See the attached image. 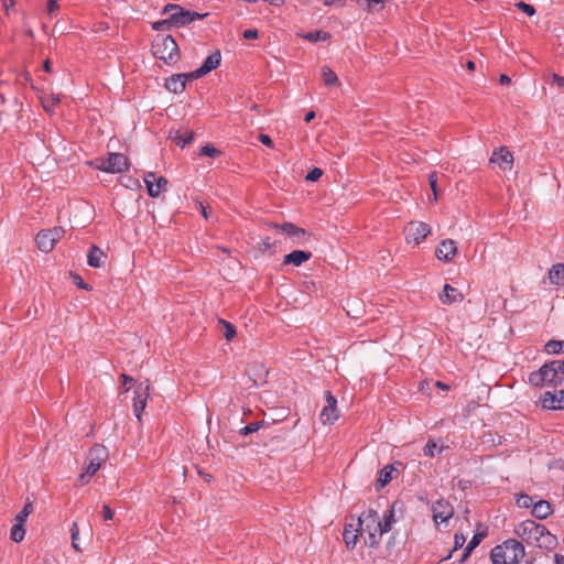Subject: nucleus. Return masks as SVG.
<instances>
[{
  "label": "nucleus",
  "instance_id": "obj_1",
  "mask_svg": "<svg viewBox=\"0 0 564 564\" xmlns=\"http://www.w3.org/2000/svg\"><path fill=\"white\" fill-rule=\"evenodd\" d=\"M514 534L528 545L552 550L557 544L555 535L542 524L533 520H524L514 528Z\"/></svg>",
  "mask_w": 564,
  "mask_h": 564
},
{
  "label": "nucleus",
  "instance_id": "obj_2",
  "mask_svg": "<svg viewBox=\"0 0 564 564\" xmlns=\"http://www.w3.org/2000/svg\"><path fill=\"white\" fill-rule=\"evenodd\" d=\"M529 381L535 387L561 384L564 381V360H553L543 365L538 371L530 373Z\"/></svg>",
  "mask_w": 564,
  "mask_h": 564
},
{
  "label": "nucleus",
  "instance_id": "obj_3",
  "mask_svg": "<svg viewBox=\"0 0 564 564\" xmlns=\"http://www.w3.org/2000/svg\"><path fill=\"white\" fill-rule=\"evenodd\" d=\"M524 547L521 542L509 539L502 544L491 550V561L494 564H519L524 557Z\"/></svg>",
  "mask_w": 564,
  "mask_h": 564
},
{
  "label": "nucleus",
  "instance_id": "obj_4",
  "mask_svg": "<svg viewBox=\"0 0 564 564\" xmlns=\"http://www.w3.org/2000/svg\"><path fill=\"white\" fill-rule=\"evenodd\" d=\"M360 535L367 533L368 539L366 540V543L373 547L378 545L382 533H381V527H380V518L377 511L375 510H368L362 512L358 518V523Z\"/></svg>",
  "mask_w": 564,
  "mask_h": 564
},
{
  "label": "nucleus",
  "instance_id": "obj_5",
  "mask_svg": "<svg viewBox=\"0 0 564 564\" xmlns=\"http://www.w3.org/2000/svg\"><path fill=\"white\" fill-rule=\"evenodd\" d=\"M163 14L170 13V22H173L174 26H186L195 20H202L208 15V13H198L195 11L186 10L180 4L169 3L163 8Z\"/></svg>",
  "mask_w": 564,
  "mask_h": 564
},
{
  "label": "nucleus",
  "instance_id": "obj_6",
  "mask_svg": "<svg viewBox=\"0 0 564 564\" xmlns=\"http://www.w3.org/2000/svg\"><path fill=\"white\" fill-rule=\"evenodd\" d=\"M108 458V453L105 446L95 445L90 448L87 459L88 466L85 471L82 473L78 477L80 485H85L89 481V479L98 471L101 467V464L106 462Z\"/></svg>",
  "mask_w": 564,
  "mask_h": 564
},
{
  "label": "nucleus",
  "instance_id": "obj_7",
  "mask_svg": "<svg viewBox=\"0 0 564 564\" xmlns=\"http://www.w3.org/2000/svg\"><path fill=\"white\" fill-rule=\"evenodd\" d=\"M153 54L167 64L174 63L180 56V50L172 35H165L153 44Z\"/></svg>",
  "mask_w": 564,
  "mask_h": 564
},
{
  "label": "nucleus",
  "instance_id": "obj_8",
  "mask_svg": "<svg viewBox=\"0 0 564 564\" xmlns=\"http://www.w3.org/2000/svg\"><path fill=\"white\" fill-rule=\"evenodd\" d=\"M94 166L107 173H122L129 169V160L122 153L110 152L108 158H97Z\"/></svg>",
  "mask_w": 564,
  "mask_h": 564
},
{
  "label": "nucleus",
  "instance_id": "obj_9",
  "mask_svg": "<svg viewBox=\"0 0 564 564\" xmlns=\"http://www.w3.org/2000/svg\"><path fill=\"white\" fill-rule=\"evenodd\" d=\"M405 241L419 246L430 234L431 227L423 221H410L403 229Z\"/></svg>",
  "mask_w": 564,
  "mask_h": 564
},
{
  "label": "nucleus",
  "instance_id": "obj_10",
  "mask_svg": "<svg viewBox=\"0 0 564 564\" xmlns=\"http://www.w3.org/2000/svg\"><path fill=\"white\" fill-rule=\"evenodd\" d=\"M65 230L62 227L41 230L35 238L37 248L42 252H50L54 249L56 242L64 236Z\"/></svg>",
  "mask_w": 564,
  "mask_h": 564
},
{
  "label": "nucleus",
  "instance_id": "obj_11",
  "mask_svg": "<svg viewBox=\"0 0 564 564\" xmlns=\"http://www.w3.org/2000/svg\"><path fill=\"white\" fill-rule=\"evenodd\" d=\"M272 227L288 237L293 239V243L302 245L308 240L310 234L303 228L296 227L292 223H284L282 225L273 224Z\"/></svg>",
  "mask_w": 564,
  "mask_h": 564
},
{
  "label": "nucleus",
  "instance_id": "obj_12",
  "mask_svg": "<svg viewBox=\"0 0 564 564\" xmlns=\"http://www.w3.org/2000/svg\"><path fill=\"white\" fill-rule=\"evenodd\" d=\"M149 394H150V384L148 381L140 382L135 387L134 398H133V412L139 421L141 420V414L147 406Z\"/></svg>",
  "mask_w": 564,
  "mask_h": 564
},
{
  "label": "nucleus",
  "instance_id": "obj_13",
  "mask_svg": "<svg viewBox=\"0 0 564 564\" xmlns=\"http://www.w3.org/2000/svg\"><path fill=\"white\" fill-rule=\"evenodd\" d=\"M326 404L324 405L319 419L323 424H333L339 417V412L337 409V400L330 393V391H326Z\"/></svg>",
  "mask_w": 564,
  "mask_h": 564
},
{
  "label": "nucleus",
  "instance_id": "obj_14",
  "mask_svg": "<svg viewBox=\"0 0 564 564\" xmlns=\"http://www.w3.org/2000/svg\"><path fill=\"white\" fill-rule=\"evenodd\" d=\"M489 161L502 171H510L513 165V155L507 147H499L494 151Z\"/></svg>",
  "mask_w": 564,
  "mask_h": 564
},
{
  "label": "nucleus",
  "instance_id": "obj_15",
  "mask_svg": "<svg viewBox=\"0 0 564 564\" xmlns=\"http://www.w3.org/2000/svg\"><path fill=\"white\" fill-rule=\"evenodd\" d=\"M144 183L149 196L155 198L166 188L167 180L163 176H158L154 172H149L144 175Z\"/></svg>",
  "mask_w": 564,
  "mask_h": 564
},
{
  "label": "nucleus",
  "instance_id": "obj_16",
  "mask_svg": "<svg viewBox=\"0 0 564 564\" xmlns=\"http://www.w3.org/2000/svg\"><path fill=\"white\" fill-rule=\"evenodd\" d=\"M221 62V55L219 51H215L212 53L202 64L200 67L195 69L194 72H191V79H198L212 70L216 69Z\"/></svg>",
  "mask_w": 564,
  "mask_h": 564
},
{
  "label": "nucleus",
  "instance_id": "obj_17",
  "mask_svg": "<svg viewBox=\"0 0 564 564\" xmlns=\"http://www.w3.org/2000/svg\"><path fill=\"white\" fill-rule=\"evenodd\" d=\"M540 403L542 408L549 410L564 409V390L544 392L540 398Z\"/></svg>",
  "mask_w": 564,
  "mask_h": 564
},
{
  "label": "nucleus",
  "instance_id": "obj_18",
  "mask_svg": "<svg viewBox=\"0 0 564 564\" xmlns=\"http://www.w3.org/2000/svg\"><path fill=\"white\" fill-rule=\"evenodd\" d=\"M432 512L434 522L440 524L453 517L454 509L448 501L440 499L433 503Z\"/></svg>",
  "mask_w": 564,
  "mask_h": 564
},
{
  "label": "nucleus",
  "instance_id": "obj_19",
  "mask_svg": "<svg viewBox=\"0 0 564 564\" xmlns=\"http://www.w3.org/2000/svg\"><path fill=\"white\" fill-rule=\"evenodd\" d=\"M457 254L456 242L452 239L442 240L435 250V256L438 260L451 262Z\"/></svg>",
  "mask_w": 564,
  "mask_h": 564
},
{
  "label": "nucleus",
  "instance_id": "obj_20",
  "mask_svg": "<svg viewBox=\"0 0 564 564\" xmlns=\"http://www.w3.org/2000/svg\"><path fill=\"white\" fill-rule=\"evenodd\" d=\"M187 79H191V73L174 74L165 79L164 87L171 93L180 94L185 89Z\"/></svg>",
  "mask_w": 564,
  "mask_h": 564
},
{
  "label": "nucleus",
  "instance_id": "obj_21",
  "mask_svg": "<svg viewBox=\"0 0 564 564\" xmlns=\"http://www.w3.org/2000/svg\"><path fill=\"white\" fill-rule=\"evenodd\" d=\"M247 375L254 386H262L267 382L268 371L261 364H250L247 368Z\"/></svg>",
  "mask_w": 564,
  "mask_h": 564
},
{
  "label": "nucleus",
  "instance_id": "obj_22",
  "mask_svg": "<svg viewBox=\"0 0 564 564\" xmlns=\"http://www.w3.org/2000/svg\"><path fill=\"white\" fill-rule=\"evenodd\" d=\"M312 257L310 251L304 250H294L283 257V264H292L294 267H300L304 262L308 261Z\"/></svg>",
  "mask_w": 564,
  "mask_h": 564
},
{
  "label": "nucleus",
  "instance_id": "obj_23",
  "mask_svg": "<svg viewBox=\"0 0 564 564\" xmlns=\"http://www.w3.org/2000/svg\"><path fill=\"white\" fill-rule=\"evenodd\" d=\"M463 299V294L457 289L451 286L449 284L444 285L443 292L440 295V301L446 305L462 302Z\"/></svg>",
  "mask_w": 564,
  "mask_h": 564
},
{
  "label": "nucleus",
  "instance_id": "obj_24",
  "mask_svg": "<svg viewBox=\"0 0 564 564\" xmlns=\"http://www.w3.org/2000/svg\"><path fill=\"white\" fill-rule=\"evenodd\" d=\"M550 283L557 286H564V263L552 265L549 271Z\"/></svg>",
  "mask_w": 564,
  "mask_h": 564
},
{
  "label": "nucleus",
  "instance_id": "obj_25",
  "mask_svg": "<svg viewBox=\"0 0 564 564\" xmlns=\"http://www.w3.org/2000/svg\"><path fill=\"white\" fill-rule=\"evenodd\" d=\"M106 257L105 252L97 246H91L87 262L93 268H101L104 265V258Z\"/></svg>",
  "mask_w": 564,
  "mask_h": 564
},
{
  "label": "nucleus",
  "instance_id": "obj_26",
  "mask_svg": "<svg viewBox=\"0 0 564 564\" xmlns=\"http://www.w3.org/2000/svg\"><path fill=\"white\" fill-rule=\"evenodd\" d=\"M551 512V505L545 500H540L533 505L532 513L538 519H545Z\"/></svg>",
  "mask_w": 564,
  "mask_h": 564
},
{
  "label": "nucleus",
  "instance_id": "obj_27",
  "mask_svg": "<svg viewBox=\"0 0 564 564\" xmlns=\"http://www.w3.org/2000/svg\"><path fill=\"white\" fill-rule=\"evenodd\" d=\"M218 326L227 341H230L236 337V334H237L236 327L231 323H229L223 318H219Z\"/></svg>",
  "mask_w": 564,
  "mask_h": 564
},
{
  "label": "nucleus",
  "instance_id": "obj_28",
  "mask_svg": "<svg viewBox=\"0 0 564 564\" xmlns=\"http://www.w3.org/2000/svg\"><path fill=\"white\" fill-rule=\"evenodd\" d=\"M61 102L58 95L50 94L41 96V104L46 112H53L54 108Z\"/></svg>",
  "mask_w": 564,
  "mask_h": 564
},
{
  "label": "nucleus",
  "instance_id": "obj_29",
  "mask_svg": "<svg viewBox=\"0 0 564 564\" xmlns=\"http://www.w3.org/2000/svg\"><path fill=\"white\" fill-rule=\"evenodd\" d=\"M360 534L359 527L354 528L352 524L346 525L344 529V540L346 544L355 545L357 543L358 535Z\"/></svg>",
  "mask_w": 564,
  "mask_h": 564
},
{
  "label": "nucleus",
  "instance_id": "obj_30",
  "mask_svg": "<svg viewBox=\"0 0 564 564\" xmlns=\"http://www.w3.org/2000/svg\"><path fill=\"white\" fill-rule=\"evenodd\" d=\"M322 76H323L324 84L326 86L332 87V86L339 85V79H338L336 73L333 72L328 66L322 67Z\"/></svg>",
  "mask_w": 564,
  "mask_h": 564
},
{
  "label": "nucleus",
  "instance_id": "obj_31",
  "mask_svg": "<svg viewBox=\"0 0 564 564\" xmlns=\"http://www.w3.org/2000/svg\"><path fill=\"white\" fill-rule=\"evenodd\" d=\"M25 536L24 523L15 522L11 528L10 538L12 541L19 543Z\"/></svg>",
  "mask_w": 564,
  "mask_h": 564
},
{
  "label": "nucleus",
  "instance_id": "obj_32",
  "mask_svg": "<svg viewBox=\"0 0 564 564\" xmlns=\"http://www.w3.org/2000/svg\"><path fill=\"white\" fill-rule=\"evenodd\" d=\"M394 468L390 465L381 469L378 478V485L380 488L384 487L392 480V471Z\"/></svg>",
  "mask_w": 564,
  "mask_h": 564
},
{
  "label": "nucleus",
  "instance_id": "obj_33",
  "mask_svg": "<svg viewBox=\"0 0 564 564\" xmlns=\"http://www.w3.org/2000/svg\"><path fill=\"white\" fill-rule=\"evenodd\" d=\"M484 535L482 534H475L471 540L468 542L467 546L465 547L464 550V553H463V558L462 561H465L469 554L471 553V551L479 545V543L481 542Z\"/></svg>",
  "mask_w": 564,
  "mask_h": 564
},
{
  "label": "nucleus",
  "instance_id": "obj_34",
  "mask_svg": "<svg viewBox=\"0 0 564 564\" xmlns=\"http://www.w3.org/2000/svg\"><path fill=\"white\" fill-rule=\"evenodd\" d=\"M32 511H33L32 502L26 501L23 509L15 516L14 521L24 523Z\"/></svg>",
  "mask_w": 564,
  "mask_h": 564
},
{
  "label": "nucleus",
  "instance_id": "obj_35",
  "mask_svg": "<svg viewBox=\"0 0 564 564\" xmlns=\"http://www.w3.org/2000/svg\"><path fill=\"white\" fill-rule=\"evenodd\" d=\"M423 452L425 456L434 457L436 453L442 452V447H440L433 440H429Z\"/></svg>",
  "mask_w": 564,
  "mask_h": 564
},
{
  "label": "nucleus",
  "instance_id": "obj_36",
  "mask_svg": "<svg viewBox=\"0 0 564 564\" xmlns=\"http://www.w3.org/2000/svg\"><path fill=\"white\" fill-rule=\"evenodd\" d=\"M563 341L552 339L545 344V350L549 354H558L563 350Z\"/></svg>",
  "mask_w": 564,
  "mask_h": 564
},
{
  "label": "nucleus",
  "instance_id": "obj_37",
  "mask_svg": "<svg viewBox=\"0 0 564 564\" xmlns=\"http://www.w3.org/2000/svg\"><path fill=\"white\" fill-rule=\"evenodd\" d=\"M393 523V509L389 511L387 516H384L383 520L380 521L381 533H387L391 530Z\"/></svg>",
  "mask_w": 564,
  "mask_h": 564
},
{
  "label": "nucleus",
  "instance_id": "obj_38",
  "mask_svg": "<svg viewBox=\"0 0 564 564\" xmlns=\"http://www.w3.org/2000/svg\"><path fill=\"white\" fill-rule=\"evenodd\" d=\"M70 534H72V546L75 551L80 552V547L78 544V536H79V528L76 522H73L70 528Z\"/></svg>",
  "mask_w": 564,
  "mask_h": 564
},
{
  "label": "nucleus",
  "instance_id": "obj_39",
  "mask_svg": "<svg viewBox=\"0 0 564 564\" xmlns=\"http://www.w3.org/2000/svg\"><path fill=\"white\" fill-rule=\"evenodd\" d=\"M172 26H174V24H173V22H170V18L156 21L152 24V29L155 31H167Z\"/></svg>",
  "mask_w": 564,
  "mask_h": 564
},
{
  "label": "nucleus",
  "instance_id": "obj_40",
  "mask_svg": "<svg viewBox=\"0 0 564 564\" xmlns=\"http://www.w3.org/2000/svg\"><path fill=\"white\" fill-rule=\"evenodd\" d=\"M195 138V134L193 131L185 130L184 132L176 131L175 137H173V141H193Z\"/></svg>",
  "mask_w": 564,
  "mask_h": 564
},
{
  "label": "nucleus",
  "instance_id": "obj_41",
  "mask_svg": "<svg viewBox=\"0 0 564 564\" xmlns=\"http://www.w3.org/2000/svg\"><path fill=\"white\" fill-rule=\"evenodd\" d=\"M517 505L520 508H530L533 507V499L529 495H520L517 498Z\"/></svg>",
  "mask_w": 564,
  "mask_h": 564
},
{
  "label": "nucleus",
  "instance_id": "obj_42",
  "mask_svg": "<svg viewBox=\"0 0 564 564\" xmlns=\"http://www.w3.org/2000/svg\"><path fill=\"white\" fill-rule=\"evenodd\" d=\"M429 183H430L431 189L433 192L432 200L436 202L437 200V175L435 172H433L429 175Z\"/></svg>",
  "mask_w": 564,
  "mask_h": 564
},
{
  "label": "nucleus",
  "instance_id": "obj_43",
  "mask_svg": "<svg viewBox=\"0 0 564 564\" xmlns=\"http://www.w3.org/2000/svg\"><path fill=\"white\" fill-rule=\"evenodd\" d=\"M329 37V34L326 33V32H321V31H317V32H311L306 35V39H308L310 41L312 42H317L319 40L322 41H325Z\"/></svg>",
  "mask_w": 564,
  "mask_h": 564
},
{
  "label": "nucleus",
  "instance_id": "obj_44",
  "mask_svg": "<svg viewBox=\"0 0 564 564\" xmlns=\"http://www.w3.org/2000/svg\"><path fill=\"white\" fill-rule=\"evenodd\" d=\"M199 154L215 158L220 154V151L218 149L207 144L200 149Z\"/></svg>",
  "mask_w": 564,
  "mask_h": 564
},
{
  "label": "nucleus",
  "instance_id": "obj_45",
  "mask_svg": "<svg viewBox=\"0 0 564 564\" xmlns=\"http://www.w3.org/2000/svg\"><path fill=\"white\" fill-rule=\"evenodd\" d=\"M516 7L521 10L522 12L527 13L528 15L532 17L535 14V9L533 6L525 3L523 1H520L516 4Z\"/></svg>",
  "mask_w": 564,
  "mask_h": 564
},
{
  "label": "nucleus",
  "instance_id": "obj_46",
  "mask_svg": "<svg viewBox=\"0 0 564 564\" xmlns=\"http://www.w3.org/2000/svg\"><path fill=\"white\" fill-rule=\"evenodd\" d=\"M322 175H323V171L318 167H314L307 173L305 178H306V181H310V182H316L321 178Z\"/></svg>",
  "mask_w": 564,
  "mask_h": 564
},
{
  "label": "nucleus",
  "instance_id": "obj_47",
  "mask_svg": "<svg viewBox=\"0 0 564 564\" xmlns=\"http://www.w3.org/2000/svg\"><path fill=\"white\" fill-rule=\"evenodd\" d=\"M259 429H260L259 423H250V424L246 425L245 427L240 429V434L246 436L253 432H257Z\"/></svg>",
  "mask_w": 564,
  "mask_h": 564
},
{
  "label": "nucleus",
  "instance_id": "obj_48",
  "mask_svg": "<svg viewBox=\"0 0 564 564\" xmlns=\"http://www.w3.org/2000/svg\"><path fill=\"white\" fill-rule=\"evenodd\" d=\"M58 10L57 0H48L47 2V13L50 17L55 15V12Z\"/></svg>",
  "mask_w": 564,
  "mask_h": 564
},
{
  "label": "nucleus",
  "instance_id": "obj_49",
  "mask_svg": "<svg viewBox=\"0 0 564 564\" xmlns=\"http://www.w3.org/2000/svg\"><path fill=\"white\" fill-rule=\"evenodd\" d=\"M242 36L246 40H256V39H258L259 33L254 29H248V30L243 31Z\"/></svg>",
  "mask_w": 564,
  "mask_h": 564
},
{
  "label": "nucleus",
  "instance_id": "obj_50",
  "mask_svg": "<svg viewBox=\"0 0 564 564\" xmlns=\"http://www.w3.org/2000/svg\"><path fill=\"white\" fill-rule=\"evenodd\" d=\"M465 536L464 534H460V533H456L455 536H454V542H455V546H454V550L458 549V547H462L465 543Z\"/></svg>",
  "mask_w": 564,
  "mask_h": 564
},
{
  "label": "nucleus",
  "instance_id": "obj_51",
  "mask_svg": "<svg viewBox=\"0 0 564 564\" xmlns=\"http://www.w3.org/2000/svg\"><path fill=\"white\" fill-rule=\"evenodd\" d=\"M552 84L556 85L558 88H563L564 87V76L553 74L552 75Z\"/></svg>",
  "mask_w": 564,
  "mask_h": 564
},
{
  "label": "nucleus",
  "instance_id": "obj_52",
  "mask_svg": "<svg viewBox=\"0 0 564 564\" xmlns=\"http://www.w3.org/2000/svg\"><path fill=\"white\" fill-rule=\"evenodd\" d=\"M102 517L105 520H111L113 518V511L108 505L102 506Z\"/></svg>",
  "mask_w": 564,
  "mask_h": 564
},
{
  "label": "nucleus",
  "instance_id": "obj_53",
  "mask_svg": "<svg viewBox=\"0 0 564 564\" xmlns=\"http://www.w3.org/2000/svg\"><path fill=\"white\" fill-rule=\"evenodd\" d=\"M271 246H272V243H271L270 239L267 238V239L262 240V242L260 243V250L264 251V250L271 248Z\"/></svg>",
  "mask_w": 564,
  "mask_h": 564
},
{
  "label": "nucleus",
  "instance_id": "obj_54",
  "mask_svg": "<svg viewBox=\"0 0 564 564\" xmlns=\"http://www.w3.org/2000/svg\"><path fill=\"white\" fill-rule=\"evenodd\" d=\"M499 83L501 85H509L511 83V78L506 74H501L499 77Z\"/></svg>",
  "mask_w": 564,
  "mask_h": 564
},
{
  "label": "nucleus",
  "instance_id": "obj_55",
  "mask_svg": "<svg viewBox=\"0 0 564 564\" xmlns=\"http://www.w3.org/2000/svg\"><path fill=\"white\" fill-rule=\"evenodd\" d=\"M121 379H122V384L123 386H127V384L133 382V378L128 376V375H124V373L121 375Z\"/></svg>",
  "mask_w": 564,
  "mask_h": 564
},
{
  "label": "nucleus",
  "instance_id": "obj_56",
  "mask_svg": "<svg viewBox=\"0 0 564 564\" xmlns=\"http://www.w3.org/2000/svg\"><path fill=\"white\" fill-rule=\"evenodd\" d=\"M315 118V112L314 111H308L305 117H304V120L306 122H311L313 119Z\"/></svg>",
  "mask_w": 564,
  "mask_h": 564
},
{
  "label": "nucleus",
  "instance_id": "obj_57",
  "mask_svg": "<svg viewBox=\"0 0 564 564\" xmlns=\"http://www.w3.org/2000/svg\"><path fill=\"white\" fill-rule=\"evenodd\" d=\"M554 562H555V564H564V555L555 554Z\"/></svg>",
  "mask_w": 564,
  "mask_h": 564
},
{
  "label": "nucleus",
  "instance_id": "obj_58",
  "mask_svg": "<svg viewBox=\"0 0 564 564\" xmlns=\"http://www.w3.org/2000/svg\"><path fill=\"white\" fill-rule=\"evenodd\" d=\"M13 6H14V0H3V7H4L6 11H8L9 8H11Z\"/></svg>",
  "mask_w": 564,
  "mask_h": 564
},
{
  "label": "nucleus",
  "instance_id": "obj_59",
  "mask_svg": "<svg viewBox=\"0 0 564 564\" xmlns=\"http://www.w3.org/2000/svg\"><path fill=\"white\" fill-rule=\"evenodd\" d=\"M43 69L46 72V73H51L52 72V67H51V63L48 59H46L43 64Z\"/></svg>",
  "mask_w": 564,
  "mask_h": 564
},
{
  "label": "nucleus",
  "instance_id": "obj_60",
  "mask_svg": "<svg viewBox=\"0 0 564 564\" xmlns=\"http://www.w3.org/2000/svg\"><path fill=\"white\" fill-rule=\"evenodd\" d=\"M435 386L438 387L440 389L444 390V391L448 390V386L443 383V382H441V381H436Z\"/></svg>",
  "mask_w": 564,
  "mask_h": 564
},
{
  "label": "nucleus",
  "instance_id": "obj_61",
  "mask_svg": "<svg viewBox=\"0 0 564 564\" xmlns=\"http://www.w3.org/2000/svg\"><path fill=\"white\" fill-rule=\"evenodd\" d=\"M466 67H467V69H469V70H474V69H475V67H476V64H475V62H473V61H468V62L466 63Z\"/></svg>",
  "mask_w": 564,
  "mask_h": 564
},
{
  "label": "nucleus",
  "instance_id": "obj_62",
  "mask_svg": "<svg viewBox=\"0 0 564 564\" xmlns=\"http://www.w3.org/2000/svg\"><path fill=\"white\" fill-rule=\"evenodd\" d=\"M259 141H272L269 135L264 133L259 134Z\"/></svg>",
  "mask_w": 564,
  "mask_h": 564
},
{
  "label": "nucleus",
  "instance_id": "obj_63",
  "mask_svg": "<svg viewBox=\"0 0 564 564\" xmlns=\"http://www.w3.org/2000/svg\"><path fill=\"white\" fill-rule=\"evenodd\" d=\"M200 208H202V214H203L204 218L208 219V214H207L206 208L203 205H200Z\"/></svg>",
  "mask_w": 564,
  "mask_h": 564
},
{
  "label": "nucleus",
  "instance_id": "obj_64",
  "mask_svg": "<svg viewBox=\"0 0 564 564\" xmlns=\"http://www.w3.org/2000/svg\"><path fill=\"white\" fill-rule=\"evenodd\" d=\"M78 286L82 289L88 290V285L86 283H84L82 280L78 283Z\"/></svg>",
  "mask_w": 564,
  "mask_h": 564
}]
</instances>
